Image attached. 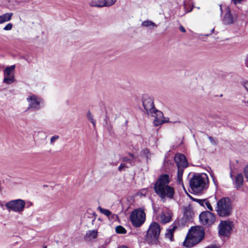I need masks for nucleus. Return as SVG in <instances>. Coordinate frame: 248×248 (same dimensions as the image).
I'll return each instance as SVG.
<instances>
[{
    "label": "nucleus",
    "instance_id": "obj_22",
    "mask_svg": "<svg viewBox=\"0 0 248 248\" xmlns=\"http://www.w3.org/2000/svg\"><path fill=\"white\" fill-rule=\"evenodd\" d=\"M176 228V226H173L172 228L168 230L167 232L165 234L166 236L169 238L171 241H172V238L173 237V232Z\"/></svg>",
    "mask_w": 248,
    "mask_h": 248
},
{
    "label": "nucleus",
    "instance_id": "obj_2",
    "mask_svg": "<svg viewBox=\"0 0 248 248\" xmlns=\"http://www.w3.org/2000/svg\"><path fill=\"white\" fill-rule=\"evenodd\" d=\"M142 104L144 109L148 115L151 114L155 117L154 123L155 125L158 126L168 122L169 118H165L163 113L155 108L153 98L147 94L142 96Z\"/></svg>",
    "mask_w": 248,
    "mask_h": 248
},
{
    "label": "nucleus",
    "instance_id": "obj_13",
    "mask_svg": "<svg viewBox=\"0 0 248 248\" xmlns=\"http://www.w3.org/2000/svg\"><path fill=\"white\" fill-rule=\"evenodd\" d=\"M15 67V65H13L10 66H7L5 68L3 71L4 76L3 82L7 84H10L14 82L15 78L13 72Z\"/></svg>",
    "mask_w": 248,
    "mask_h": 248
},
{
    "label": "nucleus",
    "instance_id": "obj_14",
    "mask_svg": "<svg viewBox=\"0 0 248 248\" xmlns=\"http://www.w3.org/2000/svg\"><path fill=\"white\" fill-rule=\"evenodd\" d=\"M234 18L231 13V11L228 7H226V13L223 18L222 22L225 25H230L234 22Z\"/></svg>",
    "mask_w": 248,
    "mask_h": 248
},
{
    "label": "nucleus",
    "instance_id": "obj_18",
    "mask_svg": "<svg viewBox=\"0 0 248 248\" xmlns=\"http://www.w3.org/2000/svg\"><path fill=\"white\" fill-rule=\"evenodd\" d=\"M195 201L198 202L202 206H206L209 210L211 211L213 210L210 203L206 199H195Z\"/></svg>",
    "mask_w": 248,
    "mask_h": 248
},
{
    "label": "nucleus",
    "instance_id": "obj_27",
    "mask_svg": "<svg viewBox=\"0 0 248 248\" xmlns=\"http://www.w3.org/2000/svg\"><path fill=\"white\" fill-rule=\"evenodd\" d=\"M115 231L117 233L125 234L126 232L125 229L122 226H118L116 227Z\"/></svg>",
    "mask_w": 248,
    "mask_h": 248
},
{
    "label": "nucleus",
    "instance_id": "obj_9",
    "mask_svg": "<svg viewBox=\"0 0 248 248\" xmlns=\"http://www.w3.org/2000/svg\"><path fill=\"white\" fill-rule=\"evenodd\" d=\"M233 223L229 220L221 221L218 225V234L219 236L229 237L232 231Z\"/></svg>",
    "mask_w": 248,
    "mask_h": 248
},
{
    "label": "nucleus",
    "instance_id": "obj_30",
    "mask_svg": "<svg viewBox=\"0 0 248 248\" xmlns=\"http://www.w3.org/2000/svg\"><path fill=\"white\" fill-rule=\"evenodd\" d=\"M149 153V150L148 149H146L143 150L141 151V155L142 156H144L146 158H148V155Z\"/></svg>",
    "mask_w": 248,
    "mask_h": 248
},
{
    "label": "nucleus",
    "instance_id": "obj_21",
    "mask_svg": "<svg viewBox=\"0 0 248 248\" xmlns=\"http://www.w3.org/2000/svg\"><path fill=\"white\" fill-rule=\"evenodd\" d=\"M91 7H104L102 0H92L89 2Z\"/></svg>",
    "mask_w": 248,
    "mask_h": 248
},
{
    "label": "nucleus",
    "instance_id": "obj_8",
    "mask_svg": "<svg viewBox=\"0 0 248 248\" xmlns=\"http://www.w3.org/2000/svg\"><path fill=\"white\" fill-rule=\"evenodd\" d=\"M27 101L28 103V107L27 108L28 110H37L44 106L43 99L34 94L29 95Z\"/></svg>",
    "mask_w": 248,
    "mask_h": 248
},
{
    "label": "nucleus",
    "instance_id": "obj_26",
    "mask_svg": "<svg viewBox=\"0 0 248 248\" xmlns=\"http://www.w3.org/2000/svg\"><path fill=\"white\" fill-rule=\"evenodd\" d=\"M141 26L143 27H149L150 26L156 27V25L152 21L146 20L142 22Z\"/></svg>",
    "mask_w": 248,
    "mask_h": 248
},
{
    "label": "nucleus",
    "instance_id": "obj_16",
    "mask_svg": "<svg viewBox=\"0 0 248 248\" xmlns=\"http://www.w3.org/2000/svg\"><path fill=\"white\" fill-rule=\"evenodd\" d=\"M192 215L193 213L189 208H185L182 220L185 222L191 221L192 218Z\"/></svg>",
    "mask_w": 248,
    "mask_h": 248
},
{
    "label": "nucleus",
    "instance_id": "obj_3",
    "mask_svg": "<svg viewBox=\"0 0 248 248\" xmlns=\"http://www.w3.org/2000/svg\"><path fill=\"white\" fill-rule=\"evenodd\" d=\"M189 186L193 193L200 194L209 186V179L206 173H193L189 180Z\"/></svg>",
    "mask_w": 248,
    "mask_h": 248
},
{
    "label": "nucleus",
    "instance_id": "obj_29",
    "mask_svg": "<svg viewBox=\"0 0 248 248\" xmlns=\"http://www.w3.org/2000/svg\"><path fill=\"white\" fill-rule=\"evenodd\" d=\"M104 6L108 7L113 5L116 1V0H102Z\"/></svg>",
    "mask_w": 248,
    "mask_h": 248
},
{
    "label": "nucleus",
    "instance_id": "obj_48",
    "mask_svg": "<svg viewBox=\"0 0 248 248\" xmlns=\"http://www.w3.org/2000/svg\"><path fill=\"white\" fill-rule=\"evenodd\" d=\"M231 175V177H232V173H231V175Z\"/></svg>",
    "mask_w": 248,
    "mask_h": 248
},
{
    "label": "nucleus",
    "instance_id": "obj_42",
    "mask_svg": "<svg viewBox=\"0 0 248 248\" xmlns=\"http://www.w3.org/2000/svg\"><path fill=\"white\" fill-rule=\"evenodd\" d=\"M214 31V29H212L211 30V33H209V34H205V36H208L209 35H210V34H211L212 33H213Z\"/></svg>",
    "mask_w": 248,
    "mask_h": 248
},
{
    "label": "nucleus",
    "instance_id": "obj_15",
    "mask_svg": "<svg viewBox=\"0 0 248 248\" xmlns=\"http://www.w3.org/2000/svg\"><path fill=\"white\" fill-rule=\"evenodd\" d=\"M199 243H200L199 241L195 240L187 233L185 239L183 242V245L186 248H190L196 245Z\"/></svg>",
    "mask_w": 248,
    "mask_h": 248
},
{
    "label": "nucleus",
    "instance_id": "obj_6",
    "mask_svg": "<svg viewBox=\"0 0 248 248\" xmlns=\"http://www.w3.org/2000/svg\"><path fill=\"white\" fill-rule=\"evenodd\" d=\"M174 161L177 167V181L179 184L182 183V176L184 169L188 166V162L186 156L182 154H176L174 156Z\"/></svg>",
    "mask_w": 248,
    "mask_h": 248
},
{
    "label": "nucleus",
    "instance_id": "obj_19",
    "mask_svg": "<svg viewBox=\"0 0 248 248\" xmlns=\"http://www.w3.org/2000/svg\"><path fill=\"white\" fill-rule=\"evenodd\" d=\"M244 178L242 173H239L237 175L235 180V186L237 189L241 188L243 184Z\"/></svg>",
    "mask_w": 248,
    "mask_h": 248
},
{
    "label": "nucleus",
    "instance_id": "obj_36",
    "mask_svg": "<svg viewBox=\"0 0 248 248\" xmlns=\"http://www.w3.org/2000/svg\"><path fill=\"white\" fill-rule=\"evenodd\" d=\"M208 139L209 140L211 143H212L213 144H217V141L214 140V139L210 136H208Z\"/></svg>",
    "mask_w": 248,
    "mask_h": 248
},
{
    "label": "nucleus",
    "instance_id": "obj_20",
    "mask_svg": "<svg viewBox=\"0 0 248 248\" xmlns=\"http://www.w3.org/2000/svg\"><path fill=\"white\" fill-rule=\"evenodd\" d=\"M12 13H6L0 16V24L10 21L12 17Z\"/></svg>",
    "mask_w": 248,
    "mask_h": 248
},
{
    "label": "nucleus",
    "instance_id": "obj_37",
    "mask_svg": "<svg viewBox=\"0 0 248 248\" xmlns=\"http://www.w3.org/2000/svg\"><path fill=\"white\" fill-rule=\"evenodd\" d=\"M245 63L246 67L248 68V54L247 55L245 60Z\"/></svg>",
    "mask_w": 248,
    "mask_h": 248
},
{
    "label": "nucleus",
    "instance_id": "obj_31",
    "mask_svg": "<svg viewBox=\"0 0 248 248\" xmlns=\"http://www.w3.org/2000/svg\"><path fill=\"white\" fill-rule=\"evenodd\" d=\"M13 28V24L11 23L7 24L4 28L3 30L5 31H10Z\"/></svg>",
    "mask_w": 248,
    "mask_h": 248
},
{
    "label": "nucleus",
    "instance_id": "obj_45",
    "mask_svg": "<svg viewBox=\"0 0 248 248\" xmlns=\"http://www.w3.org/2000/svg\"><path fill=\"white\" fill-rule=\"evenodd\" d=\"M211 176L212 177V179H213V180L214 181V183H215V184L216 185V180H215V178L213 177V176L212 175H211Z\"/></svg>",
    "mask_w": 248,
    "mask_h": 248
},
{
    "label": "nucleus",
    "instance_id": "obj_40",
    "mask_svg": "<svg viewBox=\"0 0 248 248\" xmlns=\"http://www.w3.org/2000/svg\"><path fill=\"white\" fill-rule=\"evenodd\" d=\"M242 0H232V1L235 4H237L238 3H239L240 2V1H241Z\"/></svg>",
    "mask_w": 248,
    "mask_h": 248
},
{
    "label": "nucleus",
    "instance_id": "obj_41",
    "mask_svg": "<svg viewBox=\"0 0 248 248\" xmlns=\"http://www.w3.org/2000/svg\"><path fill=\"white\" fill-rule=\"evenodd\" d=\"M205 248H217V247L216 245H212L209 246L208 247H207Z\"/></svg>",
    "mask_w": 248,
    "mask_h": 248
},
{
    "label": "nucleus",
    "instance_id": "obj_12",
    "mask_svg": "<svg viewBox=\"0 0 248 248\" xmlns=\"http://www.w3.org/2000/svg\"><path fill=\"white\" fill-rule=\"evenodd\" d=\"M200 222L203 225L209 226L212 225L215 221V215L210 211L203 212L199 216Z\"/></svg>",
    "mask_w": 248,
    "mask_h": 248
},
{
    "label": "nucleus",
    "instance_id": "obj_32",
    "mask_svg": "<svg viewBox=\"0 0 248 248\" xmlns=\"http://www.w3.org/2000/svg\"><path fill=\"white\" fill-rule=\"evenodd\" d=\"M143 192H145V190H144V189H143L142 190H141V191H139L137 193L136 195L140 196V197L145 196H146V192L145 193H143Z\"/></svg>",
    "mask_w": 248,
    "mask_h": 248
},
{
    "label": "nucleus",
    "instance_id": "obj_5",
    "mask_svg": "<svg viewBox=\"0 0 248 248\" xmlns=\"http://www.w3.org/2000/svg\"><path fill=\"white\" fill-rule=\"evenodd\" d=\"M160 227L158 223L154 222L151 224L146 235V241L149 244H156L160 233Z\"/></svg>",
    "mask_w": 248,
    "mask_h": 248
},
{
    "label": "nucleus",
    "instance_id": "obj_34",
    "mask_svg": "<svg viewBox=\"0 0 248 248\" xmlns=\"http://www.w3.org/2000/svg\"><path fill=\"white\" fill-rule=\"evenodd\" d=\"M127 167L125 163H121L118 167V170L120 171H122L124 168Z\"/></svg>",
    "mask_w": 248,
    "mask_h": 248
},
{
    "label": "nucleus",
    "instance_id": "obj_46",
    "mask_svg": "<svg viewBox=\"0 0 248 248\" xmlns=\"http://www.w3.org/2000/svg\"><path fill=\"white\" fill-rule=\"evenodd\" d=\"M193 7H192L191 8V9H190L189 11H187V12H190L192 11V10H193Z\"/></svg>",
    "mask_w": 248,
    "mask_h": 248
},
{
    "label": "nucleus",
    "instance_id": "obj_39",
    "mask_svg": "<svg viewBox=\"0 0 248 248\" xmlns=\"http://www.w3.org/2000/svg\"><path fill=\"white\" fill-rule=\"evenodd\" d=\"M244 86L246 90L248 92V81L244 83Z\"/></svg>",
    "mask_w": 248,
    "mask_h": 248
},
{
    "label": "nucleus",
    "instance_id": "obj_38",
    "mask_svg": "<svg viewBox=\"0 0 248 248\" xmlns=\"http://www.w3.org/2000/svg\"><path fill=\"white\" fill-rule=\"evenodd\" d=\"M179 29L181 31L183 32H185L186 31V29L183 26H180L179 27Z\"/></svg>",
    "mask_w": 248,
    "mask_h": 248
},
{
    "label": "nucleus",
    "instance_id": "obj_17",
    "mask_svg": "<svg viewBox=\"0 0 248 248\" xmlns=\"http://www.w3.org/2000/svg\"><path fill=\"white\" fill-rule=\"evenodd\" d=\"M129 156H124L122 158V160L123 162L127 163L131 166H135V160L136 158V157L132 154L129 153H128Z\"/></svg>",
    "mask_w": 248,
    "mask_h": 248
},
{
    "label": "nucleus",
    "instance_id": "obj_4",
    "mask_svg": "<svg viewBox=\"0 0 248 248\" xmlns=\"http://www.w3.org/2000/svg\"><path fill=\"white\" fill-rule=\"evenodd\" d=\"M216 211L221 217H228L232 213V206L230 198L223 197L217 203Z\"/></svg>",
    "mask_w": 248,
    "mask_h": 248
},
{
    "label": "nucleus",
    "instance_id": "obj_25",
    "mask_svg": "<svg viewBox=\"0 0 248 248\" xmlns=\"http://www.w3.org/2000/svg\"><path fill=\"white\" fill-rule=\"evenodd\" d=\"M98 209L101 213L105 215L108 217H109V216L112 215L111 212L108 209L102 208L101 207H99Z\"/></svg>",
    "mask_w": 248,
    "mask_h": 248
},
{
    "label": "nucleus",
    "instance_id": "obj_47",
    "mask_svg": "<svg viewBox=\"0 0 248 248\" xmlns=\"http://www.w3.org/2000/svg\"><path fill=\"white\" fill-rule=\"evenodd\" d=\"M43 248H46V246H44Z\"/></svg>",
    "mask_w": 248,
    "mask_h": 248
},
{
    "label": "nucleus",
    "instance_id": "obj_43",
    "mask_svg": "<svg viewBox=\"0 0 248 248\" xmlns=\"http://www.w3.org/2000/svg\"><path fill=\"white\" fill-rule=\"evenodd\" d=\"M219 7H220V13H221V15H222V13H223V10H222V8L221 5H219Z\"/></svg>",
    "mask_w": 248,
    "mask_h": 248
},
{
    "label": "nucleus",
    "instance_id": "obj_10",
    "mask_svg": "<svg viewBox=\"0 0 248 248\" xmlns=\"http://www.w3.org/2000/svg\"><path fill=\"white\" fill-rule=\"evenodd\" d=\"M5 205L9 211H12L19 213L23 211L25 206V202L23 200L17 199L6 202Z\"/></svg>",
    "mask_w": 248,
    "mask_h": 248
},
{
    "label": "nucleus",
    "instance_id": "obj_33",
    "mask_svg": "<svg viewBox=\"0 0 248 248\" xmlns=\"http://www.w3.org/2000/svg\"><path fill=\"white\" fill-rule=\"evenodd\" d=\"M244 173L245 176L246 178L248 181V165H247L245 168L244 170Z\"/></svg>",
    "mask_w": 248,
    "mask_h": 248
},
{
    "label": "nucleus",
    "instance_id": "obj_23",
    "mask_svg": "<svg viewBox=\"0 0 248 248\" xmlns=\"http://www.w3.org/2000/svg\"><path fill=\"white\" fill-rule=\"evenodd\" d=\"M171 217L170 215L163 214L161 216V221L162 223H167L170 221Z\"/></svg>",
    "mask_w": 248,
    "mask_h": 248
},
{
    "label": "nucleus",
    "instance_id": "obj_35",
    "mask_svg": "<svg viewBox=\"0 0 248 248\" xmlns=\"http://www.w3.org/2000/svg\"><path fill=\"white\" fill-rule=\"evenodd\" d=\"M59 137L58 136H54L52 137H51L50 139V142L51 143H53L56 140L58 139Z\"/></svg>",
    "mask_w": 248,
    "mask_h": 248
},
{
    "label": "nucleus",
    "instance_id": "obj_44",
    "mask_svg": "<svg viewBox=\"0 0 248 248\" xmlns=\"http://www.w3.org/2000/svg\"><path fill=\"white\" fill-rule=\"evenodd\" d=\"M118 248H128V247L126 246H121L119 247Z\"/></svg>",
    "mask_w": 248,
    "mask_h": 248
},
{
    "label": "nucleus",
    "instance_id": "obj_28",
    "mask_svg": "<svg viewBox=\"0 0 248 248\" xmlns=\"http://www.w3.org/2000/svg\"><path fill=\"white\" fill-rule=\"evenodd\" d=\"M87 117L88 120L92 123L93 127L95 126L96 121L93 119L91 112L89 111L87 114Z\"/></svg>",
    "mask_w": 248,
    "mask_h": 248
},
{
    "label": "nucleus",
    "instance_id": "obj_24",
    "mask_svg": "<svg viewBox=\"0 0 248 248\" xmlns=\"http://www.w3.org/2000/svg\"><path fill=\"white\" fill-rule=\"evenodd\" d=\"M97 232L96 230H90L86 233V236L90 239H94L97 237Z\"/></svg>",
    "mask_w": 248,
    "mask_h": 248
},
{
    "label": "nucleus",
    "instance_id": "obj_1",
    "mask_svg": "<svg viewBox=\"0 0 248 248\" xmlns=\"http://www.w3.org/2000/svg\"><path fill=\"white\" fill-rule=\"evenodd\" d=\"M171 176L168 174L160 175L154 185V190L163 202L167 199L172 200L175 194L174 188L169 186Z\"/></svg>",
    "mask_w": 248,
    "mask_h": 248
},
{
    "label": "nucleus",
    "instance_id": "obj_7",
    "mask_svg": "<svg viewBox=\"0 0 248 248\" xmlns=\"http://www.w3.org/2000/svg\"><path fill=\"white\" fill-rule=\"evenodd\" d=\"M146 215L143 209L139 208L134 210L130 214V220L133 226L139 227L145 221Z\"/></svg>",
    "mask_w": 248,
    "mask_h": 248
},
{
    "label": "nucleus",
    "instance_id": "obj_11",
    "mask_svg": "<svg viewBox=\"0 0 248 248\" xmlns=\"http://www.w3.org/2000/svg\"><path fill=\"white\" fill-rule=\"evenodd\" d=\"M188 233L199 242L204 238L205 235L203 228L199 226L191 227L189 230Z\"/></svg>",
    "mask_w": 248,
    "mask_h": 248
}]
</instances>
